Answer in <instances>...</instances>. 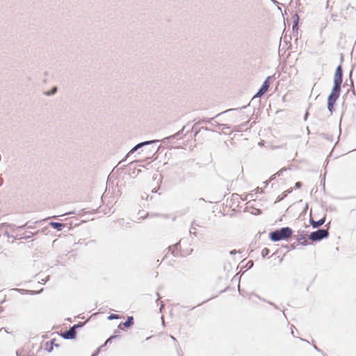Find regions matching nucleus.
<instances>
[{
	"mask_svg": "<svg viewBox=\"0 0 356 356\" xmlns=\"http://www.w3.org/2000/svg\"><path fill=\"white\" fill-rule=\"evenodd\" d=\"M233 197H234V195H232V197H231V199L229 201L227 202V203L229 204V207H233V205H232V202H233Z\"/></svg>",
	"mask_w": 356,
	"mask_h": 356,
	"instance_id": "12",
	"label": "nucleus"
},
{
	"mask_svg": "<svg viewBox=\"0 0 356 356\" xmlns=\"http://www.w3.org/2000/svg\"><path fill=\"white\" fill-rule=\"evenodd\" d=\"M291 191H292V188L288 189V191H287L288 193H291Z\"/></svg>",
	"mask_w": 356,
	"mask_h": 356,
	"instance_id": "17",
	"label": "nucleus"
},
{
	"mask_svg": "<svg viewBox=\"0 0 356 356\" xmlns=\"http://www.w3.org/2000/svg\"><path fill=\"white\" fill-rule=\"evenodd\" d=\"M174 248H175V249H177V250L178 248H181V244H180V243H178L175 244V246H174Z\"/></svg>",
	"mask_w": 356,
	"mask_h": 356,
	"instance_id": "15",
	"label": "nucleus"
},
{
	"mask_svg": "<svg viewBox=\"0 0 356 356\" xmlns=\"http://www.w3.org/2000/svg\"><path fill=\"white\" fill-rule=\"evenodd\" d=\"M293 234V231L290 227H283L270 234V238L273 241H279L289 238Z\"/></svg>",
	"mask_w": 356,
	"mask_h": 356,
	"instance_id": "1",
	"label": "nucleus"
},
{
	"mask_svg": "<svg viewBox=\"0 0 356 356\" xmlns=\"http://www.w3.org/2000/svg\"><path fill=\"white\" fill-rule=\"evenodd\" d=\"M114 337H110V338L107 340V341H106V342L109 341L110 340H111V339H112L113 338H114Z\"/></svg>",
	"mask_w": 356,
	"mask_h": 356,
	"instance_id": "16",
	"label": "nucleus"
},
{
	"mask_svg": "<svg viewBox=\"0 0 356 356\" xmlns=\"http://www.w3.org/2000/svg\"><path fill=\"white\" fill-rule=\"evenodd\" d=\"M134 323L133 317L130 316L127 318V320L123 323L124 326L126 327H130Z\"/></svg>",
	"mask_w": 356,
	"mask_h": 356,
	"instance_id": "9",
	"label": "nucleus"
},
{
	"mask_svg": "<svg viewBox=\"0 0 356 356\" xmlns=\"http://www.w3.org/2000/svg\"><path fill=\"white\" fill-rule=\"evenodd\" d=\"M108 318L109 320H112V319H118V318H119V316H118V314H111V315L108 317Z\"/></svg>",
	"mask_w": 356,
	"mask_h": 356,
	"instance_id": "11",
	"label": "nucleus"
},
{
	"mask_svg": "<svg viewBox=\"0 0 356 356\" xmlns=\"http://www.w3.org/2000/svg\"><path fill=\"white\" fill-rule=\"evenodd\" d=\"M334 82L335 87H340L342 83V67L341 65H339L335 71Z\"/></svg>",
	"mask_w": 356,
	"mask_h": 356,
	"instance_id": "4",
	"label": "nucleus"
},
{
	"mask_svg": "<svg viewBox=\"0 0 356 356\" xmlns=\"http://www.w3.org/2000/svg\"><path fill=\"white\" fill-rule=\"evenodd\" d=\"M311 225L314 228H316L322 225L325 222V218H323L317 221L311 219L310 220Z\"/></svg>",
	"mask_w": 356,
	"mask_h": 356,
	"instance_id": "6",
	"label": "nucleus"
},
{
	"mask_svg": "<svg viewBox=\"0 0 356 356\" xmlns=\"http://www.w3.org/2000/svg\"><path fill=\"white\" fill-rule=\"evenodd\" d=\"M270 77H268L266 81L264 82L262 86L259 90L257 93L254 96V97H260L262 95H264L268 90L270 87V82H269Z\"/></svg>",
	"mask_w": 356,
	"mask_h": 356,
	"instance_id": "5",
	"label": "nucleus"
},
{
	"mask_svg": "<svg viewBox=\"0 0 356 356\" xmlns=\"http://www.w3.org/2000/svg\"><path fill=\"white\" fill-rule=\"evenodd\" d=\"M301 186H302V183L301 182L298 181V182L296 183V188H300L301 187Z\"/></svg>",
	"mask_w": 356,
	"mask_h": 356,
	"instance_id": "14",
	"label": "nucleus"
},
{
	"mask_svg": "<svg viewBox=\"0 0 356 356\" xmlns=\"http://www.w3.org/2000/svg\"><path fill=\"white\" fill-rule=\"evenodd\" d=\"M56 90V88H54L52 93H54Z\"/></svg>",
	"mask_w": 356,
	"mask_h": 356,
	"instance_id": "18",
	"label": "nucleus"
},
{
	"mask_svg": "<svg viewBox=\"0 0 356 356\" xmlns=\"http://www.w3.org/2000/svg\"><path fill=\"white\" fill-rule=\"evenodd\" d=\"M145 144H149V142H145V143H140L138 145H137L135 147H134L131 152H134L135 150H136L138 148H139L140 147L143 146V145H145Z\"/></svg>",
	"mask_w": 356,
	"mask_h": 356,
	"instance_id": "10",
	"label": "nucleus"
},
{
	"mask_svg": "<svg viewBox=\"0 0 356 356\" xmlns=\"http://www.w3.org/2000/svg\"><path fill=\"white\" fill-rule=\"evenodd\" d=\"M76 332L74 329L72 327L70 330H68L65 334V337L67 339H72L75 337Z\"/></svg>",
	"mask_w": 356,
	"mask_h": 356,
	"instance_id": "8",
	"label": "nucleus"
},
{
	"mask_svg": "<svg viewBox=\"0 0 356 356\" xmlns=\"http://www.w3.org/2000/svg\"><path fill=\"white\" fill-rule=\"evenodd\" d=\"M328 232L325 229H318L310 234L309 238L312 241H320L324 238L327 237Z\"/></svg>",
	"mask_w": 356,
	"mask_h": 356,
	"instance_id": "3",
	"label": "nucleus"
},
{
	"mask_svg": "<svg viewBox=\"0 0 356 356\" xmlns=\"http://www.w3.org/2000/svg\"><path fill=\"white\" fill-rule=\"evenodd\" d=\"M268 252H269V250L267 248H264L262 250V254L263 255L268 254Z\"/></svg>",
	"mask_w": 356,
	"mask_h": 356,
	"instance_id": "13",
	"label": "nucleus"
},
{
	"mask_svg": "<svg viewBox=\"0 0 356 356\" xmlns=\"http://www.w3.org/2000/svg\"><path fill=\"white\" fill-rule=\"evenodd\" d=\"M50 225L58 231H60L65 227L64 224L56 222H51Z\"/></svg>",
	"mask_w": 356,
	"mask_h": 356,
	"instance_id": "7",
	"label": "nucleus"
},
{
	"mask_svg": "<svg viewBox=\"0 0 356 356\" xmlns=\"http://www.w3.org/2000/svg\"><path fill=\"white\" fill-rule=\"evenodd\" d=\"M341 88L334 86L330 95L327 99V108L332 113L334 109V105L338 99L340 95Z\"/></svg>",
	"mask_w": 356,
	"mask_h": 356,
	"instance_id": "2",
	"label": "nucleus"
}]
</instances>
